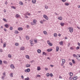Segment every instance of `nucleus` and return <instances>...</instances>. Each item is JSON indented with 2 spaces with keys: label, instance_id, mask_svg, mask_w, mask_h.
Listing matches in <instances>:
<instances>
[{
  "label": "nucleus",
  "instance_id": "obj_1",
  "mask_svg": "<svg viewBox=\"0 0 80 80\" xmlns=\"http://www.w3.org/2000/svg\"><path fill=\"white\" fill-rule=\"evenodd\" d=\"M69 31L70 33H73V28L70 27L69 28Z\"/></svg>",
  "mask_w": 80,
  "mask_h": 80
},
{
  "label": "nucleus",
  "instance_id": "obj_2",
  "mask_svg": "<svg viewBox=\"0 0 80 80\" xmlns=\"http://www.w3.org/2000/svg\"><path fill=\"white\" fill-rule=\"evenodd\" d=\"M76 58L78 60H80V55L78 54L77 55Z\"/></svg>",
  "mask_w": 80,
  "mask_h": 80
},
{
  "label": "nucleus",
  "instance_id": "obj_3",
  "mask_svg": "<svg viewBox=\"0 0 80 80\" xmlns=\"http://www.w3.org/2000/svg\"><path fill=\"white\" fill-rule=\"evenodd\" d=\"M30 71V68H28L24 70V72L26 73H27V72H29Z\"/></svg>",
  "mask_w": 80,
  "mask_h": 80
},
{
  "label": "nucleus",
  "instance_id": "obj_4",
  "mask_svg": "<svg viewBox=\"0 0 80 80\" xmlns=\"http://www.w3.org/2000/svg\"><path fill=\"white\" fill-rule=\"evenodd\" d=\"M43 17L44 18H45L47 20H48V17H47V15H43Z\"/></svg>",
  "mask_w": 80,
  "mask_h": 80
},
{
  "label": "nucleus",
  "instance_id": "obj_5",
  "mask_svg": "<svg viewBox=\"0 0 80 80\" xmlns=\"http://www.w3.org/2000/svg\"><path fill=\"white\" fill-rule=\"evenodd\" d=\"M37 20L36 19H34L33 21V22L35 25H36L37 24Z\"/></svg>",
  "mask_w": 80,
  "mask_h": 80
},
{
  "label": "nucleus",
  "instance_id": "obj_6",
  "mask_svg": "<svg viewBox=\"0 0 80 80\" xmlns=\"http://www.w3.org/2000/svg\"><path fill=\"white\" fill-rule=\"evenodd\" d=\"M10 67L11 68H12V69H14L15 68V66H14V65L13 64H11L10 65Z\"/></svg>",
  "mask_w": 80,
  "mask_h": 80
},
{
  "label": "nucleus",
  "instance_id": "obj_7",
  "mask_svg": "<svg viewBox=\"0 0 80 80\" xmlns=\"http://www.w3.org/2000/svg\"><path fill=\"white\" fill-rule=\"evenodd\" d=\"M18 31H22L23 30V28H18Z\"/></svg>",
  "mask_w": 80,
  "mask_h": 80
},
{
  "label": "nucleus",
  "instance_id": "obj_8",
  "mask_svg": "<svg viewBox=\"0 0 80 80\" xmlns=\"http://www.w3.org/2000/svg\"><path fill=\"white\" fill-rule=\"evenodd\" d=\"M47 51H48V52H52V49H51V48L48 49L47 50Z\"/></svg>",
  "mask_w": 80,
  "mask_h": 80
},
{
  "label": "nucleus",
  "instance_id": "obj_9",
  "mask_svg": "<svg viewBox=\"0 0 80 80\" xmlns=\"http://www.w3.org/2000/svg\"><path fill=\"white\" fill-rule=\"evenodd\" d=\"M77 78H78L77 76H74L73 78L72 79H73V80H76Z\"/></svg>",
  "mask_w": 80,
  "mask_h": 80
},
{
  "label": "nucleus",
  "instance_id": "obj_10",
  "mask_svg": "<svg viewBox=\"0 0 80 80\" xmlns=\"http://www.w3.org/2000/svg\"><path fill=\"white\" fill-rule=\"evenodd\" d=\"M19 17H20V15L17 14H16V18H19Z\"/></svg>",
  "mask_w": 80,
  "mask_h": 80
},
{
  "label": "nucleus",
  "instance_id": "obj_11",
  "mask_svg": "<svg viewBox=\"0 0 80 80\" xmlns=\"http://www.w3.org/2000/svg\"><path fill=\"white\" fill-rule=\"evenodd\" d=\"M4 26L6 28H8V27H9V26L7 24H5Z\"/></svg>",
  "mask_w": 80,
  "mask_h": 80
},
{
  "label": "nucleus",
  "instance_id": "obj_12",
  "mask_svg": "<svg viewBox=\"0 0 80 80\" xmlns=\"http://www.w3.org/2000/svg\"><path fill=\"white\" fill-rule=\"evenodd\" d=\"M37 70L38 71H39L40 70H41V68H40V67H38Z\"/></svg>",
  "mask_w": 80,
  "mask_h": 80
},
{
  "label": "nucleus",
  "instance_id": "obj_13",
  "mask_svg": "<svg viewBox=\"0 0 80 80\" xmlns=\"http://www.w3.org/2000/svg\"><path fill=\"white\" fill-rule=\"evenodd\" d=\"M56 52H58L59 50V47L57 46L56 47Z\"/></svg>",
  "mask_w": 80,
  "mask_h": 80
},
{
  "label": "nucleus",
  "instance_id": "obj_14",
  "mask_svg": "<svg viewBox=\"0 0 80 80\" xmlns=\"http://www.w3.org/2000/svg\"><path fill=\"white\" fill-rule=\"evenodd\" d=\"M21 50H25V47H22L20 48Z\"/></svg>",
  "mask_w": 80,
  "mask_h": 80
},
{
  "label": "nucleus",
  "instance_id": "obj_15",
  "mask_svg": "<svg viewBox=\"0 0 80 80\" xmlns=\"http://www.w3.org/2000/svg\"><path fill=\"white\" fill-rule=\"evenodd\" d=\"M14 33L16 34H18V33H19V32L17 30H16L15 31Z\"/></svg>",
  "mask_w": 80,
  "mask_h": 80
},
{
  "label": "nucleus",
  "instance_id": "obj_16",
  "mask_svg": "<svg viewBox=\"0 0 80 80\" xmlns=\"http://www.w3.org/2000/svg\"><path fill=\"white\" fill-rule=\"evenodd\" d=\"M19 4L21 5H23V3L22 2V1H20L19 2Z\"/></svg>",
  "mask_w": 80,
  "mask_h": 80
},
{
  "label": "nucleus",
  "instance_id": "obj_17",
  "mask_svg": "<svg viewBox=\"0 0 80 80\" xmlns=\"http://www.w3.org/2000/svg\"><path fill=\"white\" fill-rule=\"evenodd\" d=\"M62 63H65V60L64 59H62Z\"/></svg>",
  "mask_w": 80,
  "mask_h": 80
},
{
  "label": "nucleus",
  "instance_id": "obj_18",
  "mask_svg": "<svg viewBox=\"0 0 80 80\" xmlns=\"http://www.w3.org/2000/svg\"><path fill=\"white\" fill-rule=\"evenodd\" d=\"M32 3L35 4L36 3V0H32Z\"/></svg>",
  "mask_w": 80,
  "mask_h": 80
},
{
  "label": "nucleus",
  "instance_id": "obj_19",
  "mask_svg": "<svg viewBox=\"0 0 80 80\" xmlns=\"http://www.w3.org/2000/svg\"><path fill=\"white\" fill-rule=\"evenodd\" d=\"M3 62L4 64H8V62H7V61H3Z\"/></svg>",
  "mask_w": 80,
  "mask_h": 80
},
{
  "label": "nucleus",
  "instance_id": "obj_20",
  "mask_svg": "<svg viewBox=\"0 0 80 80\" xmlns=\"http://www.w3.org/2000/svg\"><path fill=\"white\" fill-rule=\"evenodd\" d=\"M64 24L65 23H64L61 22L60 24V25H61V26H62V27H63V26H64Z\"/></svg>",
  "mask_w": 80,
  "mask_h": 80
},
{
  "label": "nucleus",
  "instance_id": "obj_21",
  "mask_svg": "<svg viewBox=\"0 0 80 80\" xmlns=\"http://www.w3.org/2000/svg\"><path fill=\"white\" fill-rule=\"evenodd\" d=\"M44 22H45V20H41V21H40V23L42 24Z\"/></svg>",
  "mask_w": 80,
  "mask_h": 80
},
{
  "label": "nucleus",
  "instance_id": "obj_22",
  "mask_svg": "<svg viewBox=\"0 0 80 80\" xmlns=\"http://www.w3.org/2000/svg\"><path fill=\"white\" fill-rule=\"evenodd\" d=\"M33 41L35 43H37V39H34Z\"/></svg>",
  "mask_w": 80,
  "mask_h": 80
},
{
  "label": "nucleus",
  "instance_id": "obj_23",
  "mask_svg": "<svg viewBox=\"0 0 80 80\" xmlns=\"http://www.w3.org/2000/svg\"><path fill=\"white\" fill-rule=\"evenodd\" d=\"M69 75H70V76H73V73L70 72L69 73Z\"/></svg>",
  "mask_w": 80,
  "mask_h": 80
},
{
  "label": "nucleus",
  "instance_id": "obj_24",
  "mask_svg": "<svg viewBox=\"0 0 80 80\" xmlns=\"http://www.w3.org/2000/svg\"><path fill=\"white\" fill-rule=\"evenodd\" d=\"M63 41H62L59 42V44L60 45H63Z\"/></svg>",
  "mask_w": 80,
  "mask_h": 80
},
{
  "label": "nucleus",
  "instance_id": "obj_25",
  "mask_svg": "<svg viewBox=\"0 0 80 80\" xmlns=\"http://www.w3.org/2000/svg\"><path fill=\"white\" fill-rule=\"evenodd\" d=\"M72 79H73V77H72V76H71L69 78V80H72Z\"/></svg>",
  "mask_w": 80,
  "mask_h": 80
},
{
  "label": "nucleus",
  "instance_id": "obj_26",
  "mask_svg": "<svg viewBox=\"0 0 80 80\" xmlns=\"http://www.w3.org/2000/svg\"><path fill=\"white\" fill-rule=\"evenodd\" d=\"M10 76L11 77H13V73L10 74Z\"/></svg>",
  "mask_w": 80,
  "mask_h": 80
},
{
  "label": "nucleus",
  "instance_id": "obj_27",
  "mask_svg": "<svg viewBox=\"0 0 80 80\" xmlns=\"http://www.w3.org/2000/svg\"><path fill=\"white\" fill-rule=\"evenodd\" d=\"M37 52L39 53H41V50H40V49H38L37 50Z\"/></svg>",
  "mask_w": 80,
  "mask_h": 80
},
{
  "label": "nucleus",
  "instance_id": "obj_28",
  "mask_svg": "<svg viewBox=\"0 0 80 80\" xmlns=\"http://www.w3.org/2000/svg\"><path fill=\"white\" fill-rule=\"evenodd\" d=\"M58 20H62V17H60L58 18Z\"/></svg>",
  "mask_w": 80,
  "mask_h": 80
},
{
  "label": "nucleus",
  "instance_id": "obj_29",
  "mask_svg": "<svg viewBox=\"0 0 80 80\" xmlns=\"http://www.w3.org/2000/svg\"><path fill=\"white\" fill-rule=\"evenodd\" d=\"M45 8L46 9H48V6L47 5H45L44 6Z\"/></svg>",
  "mask_w": 80,
  "mask_h": 80
},
{
  "label": "nucleus",
  "instance_id": "obj_30",
  "mask_svg": "<svg viewBox=\"0 0 80 80\" xmlns=\"http://www.w3.org/2000/svg\"><path fill=\"white\" fill-rule=\"evenodd\" d=\"M48 44L49 46H52V43L51 42L48 43Z\"/></svg>",
  "mask_w": 80,
  "mask_h": 80
},
{
  "label": "nucleus",
  "instance_id": "obj_31",
  "mask_svg": "<svg viewBox=\"0 0 80 80\" xmlns=\"http://www.w3.org/2000/svg\"><path fill=\"white\" fill-rule=\"evenodd\" d=\"M26 67H30V65L29 64H26Z\"/></svg>",
  "mask_w": 80,
  "mask_h": 80
},
{
  "label": "nucleus",
  "instance_id": "obj_32",
  "mask_svg": "<svg viewBox=\"0 0 80 80\" xmlns=\"http://www.w3.org/2000/svg\"><path fill=\"white\" fill-rule=\"evenodd\" d=\"M26 38L27 40H29V37L28 36H26Z\"/></svg>",
  "mask_w": 80,
  "mask_h": 80
},
{
  "label": "nucleus",
  "instance_id": "obj_33",
  "mask_svg": "<svg viewBox=\"0 0 80 80\" xmlns=\"http://www.w3.org/2000/svg\"><path fill=\"white\" fill-rule=\"evenodd\" d=\"M54 36L55 37H57V34L56 33H54Z\"/></svg>",
  "mask_w": 80,
  "mask_h": 80
},
{
  "label": "nucleus",
  "instance_id": "obj_34",
  "mask_svg": "<svg viewBox=\"0 0 80 80\" xmlns=\"http://www.w3.org/2000/svg\"><path fill=\"white\" fill-rule=\"evenodd\" d=\"M43 33H44V34H45V35H47V31H43Z\"/></svg>",
  "mask_w": 80,
  "mask_h": 80
},
{
  "label": "nucleus",
  "instance_id": "obj_35",
  "mask_svg": "<svg viewBox=\"0 0 80 80\" xmlns=\"http://www.w3.org/2000/svg\"><path fill=\"white\" fill-rule=\"evenodd\" d=\"M76 50H78L79 49H80V47L79 46H78L76 48Z\"/></svg>",
  "mask_w": 80,
  "mask_h": 80
},
{
  "label": "nucleus",
  "instance_id": "obj_36",
  "mask_svg": "<svg viewBox=\"0 0 80 80\" xmlns=\"http://www.w3.org/2000/svg\"><path fill=\"white\" fill-rule=\"evenodd\" d=\"M25 57L27 58H29V56L28 55H26Z\"/></svg>",
  "mask_w": 80,
  "mask_h": 80
},
{
  "label": "nucleus",
  "instance_id": "obj_37",
  "mask_svg": "<svg viewBox=\"0 0 80 80\" xmlns=\"http://www.w3.org/2000/svg\"><path fill=\"white\" fill-rule=\"evenodd\" d=\"M65 5H69V3L68 2H65Z\"/></svg>",
  "mask_w": 80,
  "mask_h": 80
},
{
  "label": "nucleus",
  "instance_id": "obj_38",
  "mask_svg": "<svg viewBox=\"0 0 80 80\" xmlns=\"http://www.w3.org/2000/svg\"><path fill=\"white\" fill-rule=\"evenodd\" d=\"M11 8H13V9H16V8L13 6H12L11 7Z\"/></svg>",
  "mask_w": 80,
  "mask_h": 80
},
{
  "label": "nucleus",
  "instance_id": "obj_39",
  "mask_svg": "<svg viewBox=\"0 0 80 80\" xmlns=\"http://www.w3.org/2000/svg\"><path fill=\"white\" fill-rule=\"evenodd\" d=\"M42 55H47V53H46V52H42Z\"/></svg>",
  "mask_w": 80,
  "mask_h": 80
},
{
  "label": "nucleus",
  "instance_id": "obj_40",
  "mask_svg": "<svg viewBox=\"0 0 80 80\" xmlns=\"http://www.w3.org/2000/svg\"><path fill=\"white\" fill-rule=\"evenodd\" d=\"M49 75H50V77H53V74H52V73H51L49 74Z\"/></svg>",
  "mask_w": 80,
  "mask_h": 80
},
{
  "label": "nucleus",
  "instance_id": "obj_41",
  "mask_svg": "<svg viewBox=\"0 0 80 80\" xmlns=\"http://www.w3.org/2000/svg\"><path fill=\"white\" fill-rule=\"evenodd\" d=\"M72 55L74 57H77V55L75 54H73Z\"/></svg>",
  "mask_w": 80,
  "mask_h": 80
},
{
  "label": "nucleus",
  "instance_id": "obj_42",
  "mask_svg": "<svg viewBox=\"0 0 80 80\" xmlns=\"http://www.w3.org/2000/svg\"><path fill=\"white\" fill-rule=\"evenodd\" d=\"M8 57H9V58H11V57H12V55L10 54L8 55Z\"/></svg>",
  "mask_w": 80,
  "mask_h": 80
},
{
  "label": "nucleus",
  "instance_id": "obj_43",
  "mask_svg": "<svg viewBox=\"0 0 80 80\" xmlns=\"http://www.w3.org/2000/svg\"><path fill=\"white\" fill-rule=\"evenodd\" d=\"M9 29L10 30H13V27H10Z\"/></svg>",
  "mask_w": 80,
  "mask_h": 80
},
{
  "label": "nucleus",
  "instance_id": "obj_44",
  "mask_svg": "<svg viewBox=\"0 0 80 80\" xmlns=\"http://www.w3.org/2000/svg\"><path fill=\"white\" fill-rule=\"evenodd\" d=\"M5 77V75L4 76H3L2 77V80H4V79L5 78L4 77Z\"/></svg>",
  "mask_w": 80,
  "mask_h": 80
},
{
  "label": "nucleus",
  "instance_id": "obj_45",
  "mask_svg": "<svg viewBox=\"0 0 80 80\" xmlns=\"http://www.w3.org/2000/svg\"><path fill=\"white\" fill-rule=\"evenodd\" d=\"M30 80V78L28 77L27 78H25V80Z\"/></svg>",
  "mask_w": 80,
  "mask_h": 80
},
{
  "label": "nucleus",
  "instance_id": "obj_46",
  "mask_svg": "<svg viewBox=\"0 0 80 80\" xmlns=\"http://www.w3.org/2000/svg\"><path fill=\"white\" fill-rule=\"evenodd\" d=\"M30 43H32V42H33V40H32V39L30 40Z\"/></svg>",
  "mask_w": 80,
  "mask_h": 80
},
{
  "label": "nucleus",
  "instance_id": "obj_47",
  "mask_svg": "<svg viewBox=\"0 0 80 80\" xmlns=\"http://www.w3.org/2000/svg\"><path fill=\"white\" fill-rule=\"evenodd\" d=\"M3 21H4V22H7V20H6V19L5 18H3Z\"/></svg>",
  "mask_w": 80,
  "mask_h": 80
},
{
  "label": "nucleus",
  "instance_id": "obj_48",
  "mask_svg": "<svg viewBox=\"0 0 80 80\" xmlns=\"http://www.w3.org/2000/svg\"><path fill=\"white\" fill-rule=\"evenodd\" d=\"M5 44H4L3 45V47L4 48H5V47H6V42H5Z\"/></svg>",
  "mask_w": 80,
  "mask_h": 80
},
{
  "label": "nucleus",
  "instance_id": "obj_49",
  "mask_svg": "<svg viewBox=\"0 0 80 80\" xmlns=\"http://www.w3.org/2000/svg\"><path fill=\"white\" fill-rule=\"evenodd\" d=\"M72 62L73 63H75V61L73 59L72 60Z\"/></svg>",
  "mask_w": 80,
  "mask_h": 80
},
{
  "label": "nucleus",
  "instance_id": "obj_50",
  "mask_svg": "<svg viewBox=\"0 0 80 80\" xmlns=\"http://www.w3.org/2000/svg\"><path fill=\"white\" fill-rule=\"evenodd\" d=\"M70 50H73L74 48H73V47H71V48H70Z\"/></svg>",
  "mask_w": 80,
  "mask_h": 80
},
{
  "label": "nucleus",
  "instance_id": "obj_51",
  "mask_svg": "<svg viewBox=\"0 0 80 80\" xmlns=\"http://www.w3.org/2000/svg\"><path fill=\"white\" fill-rule=\"evenodd\" d=\"M2 61L0 60V65H2Z\"/></svg>",
  "mask_w": 80,
  "mask_h": 80
},
{
  "label": "nucleus",
  "instance_id": "obj_52",
  "mask_svg": "<svg viewBox=\"0 0 80 80\" xmlns=\"http://www.w3.org/2000/svg\"><path fill=\"white\" fill-rule=\"evenodd\" d=\"M47 77H49V76H50V74L49 73H48L47 74Z\"/></svg>",
  "mask_w": 80,
  "mask_h": 80
},
{
  "label": "nucleus",
  "instance_id": "obj_53",
  "mask_svg": "<svg viewBox=\"0 0 80 80\" xmlns=\"http://www.w3.org/2000/svg\"><path fill=\"white\" fill-rule=\"evenodd\" d=\"M31 24L32 25H35V24H34V23H33V22H32L31 23Z\"/></svg>",
  "mask_w": 80,
  "mask_h": 80
},
{
  "label": "nucleus",
  "instance_id": "obj_54",
  "mask_svg": "<svg viewBox=\"0 0 80 80\" xmlns=\"http://www.w3.org/2000/svg\"><path fill=\"white\" fill-rule=\"evenodd\" d=\"M62 2H65L66 1H67V0H62Z\"/></svg>",
  "mask_w": 80,
  "mask_h": 80
},
{
  "label": "nucleus",
  "instance_id": "obj_55",
  "mask_svg": "<svg viewBox=\"0 0 80 80\" xmlns=\"http://www.w3.org/2000/svg\"><path fill=\"white\" fill-rule=\"evenodd\" d=\"M5 5H7L8 4V2H7V1H6V2H5Z\"/></svg>",
  "mask_w": 80,
  "mask_h": 80
},
{
  "label": "nucleus",
  "instance_id": "obj_56",
  "mask_svg": "<svg viewBox=\"0 0 80 80\" xmlns=\"http://www.w3.org/2000/svg\"><path fill=\"white\" fill-rule=\"evenodd\" d=\"M15 45H16V46H18V43H15Z\"/></svg>",
  "mask_w": 80,
  "mask_h": 80
},
{
  "label": "nucleus",
  "instance_id": "obj_57",
  "mask_svg": "<svg viewBox=\"0 0 80 80\" xmlns=\"http://www.w3.org/2000/svg\"><path fill=\"white\" fill-rule=\"evenodd\" d=\"M36 76L37 77H41L40 75H37Z\"/></svg>",
  "mask_w": 80,
  "mask_h": 80
},
{
  "label": "nucleus",
  "instance_id": "obj_58",
  "mask_svg": "<svg viewBox=\"0 0 80 80\" xmlns=\"http://www.w3.org/2000/svg\"><path fill=\"white\" fill-rule=\"evenodd\" d=\"M0 52H3V50H2V49H0Z\"/></svg>",
  "mask_w": 80,
  "mask_h": 80
},
{
  "label": "nucleus",
  "instance_id": "obj_59",
  "mask_svg": "<svg viewBox=\"0 0 80 80\" xmlns=\"http://www.w3.org/2000/svg\"><path fill=\"white\" fill-rule=\"evenodd\" d=\"M24 17L25 18H28V17L27 16H25Z\"/></svg>",
  "mask_w": 80,
  "mask_h": 80
},
{
  "label": "nucleus",
  "instance_id": "obj_60",
  "mask_svg": "<svg viewBox=\"0 0 80 80\" xmlns=\"http://www.w3.org/2000/svg\"><path fill=\"white\" fill-rule=\"evenodd\" d=\"M70 43L69 42L68 43V47H69V46H70Z\"/></svg>",
  "mask_w": 80,
  "mask_h": 80
},
{
  "label": "nucleus",
  "instance_id": "obj_61",
  "mask_svg": "<svg viewBox=\"0 0 80 80\" xmlns=\"http://www.w3.org/2000/svg\"><path fill=\"white\" fill-rule=\"evenodd\" d=\"M61 66H63V65H64V63H62L61 65Z\"/></svg>",
  "mask_w": 80,
  "mask_h": 80
},
{
  "label": "nucleus",
  "instance_id": "obj_62",
  "mask_svg": "<svg viewBox=\"0 0 80 80\" xmlns=\"http://www.w3.org/2000/svg\"><path fill=\"white\" fill-rule=\"evenodd\" d=\"M59 78H60L61 79H62V77L61 76H59Z\"/></svg>",
  "mask_w": 80,
  "mask_h": 80
},
{
  "label": "nucleus",
  "instance_id": "obj_63",
  "mask_svg": "<svg viewBox=\"0 0 80 80\" xmlns=\"http://www.w3.org/2000/svg\"><path fill=\"white\" fill-rule=\"evenodd\" d=\"M2 74L3 75V76H4V75L5 76V72H4L2 73Z\"/></svg>",
  "mask_w": 80,
  "mask_h": 80
},
{
  "label": "nucleus",
  "instance_id": "obj_64",
  "mask_svg": "<svg viewBox=\"0 0 80 80\" xmlns=\"http://www.w3.org/2000/svg\"><path fill=\"white\" fill-rule=\"evenodd\" d=\"M78 46L80 47V43L78 42Z\"/></svg>",
  "mask_w": 80,
  "mask_h": 80
}]
</instances>
